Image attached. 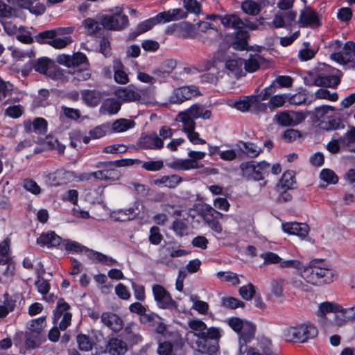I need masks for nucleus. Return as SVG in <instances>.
I'll use <instances>...</instances> for the list:
<instances>
[{
	"label": "nucleus",
	"instance_id": "obj_1",
	"mask_svg": "<svg viewBox=\"0 0 355 355\" xmlns=\"http://www.w3.org/2000/svg\"><path fill=\"white\" fill-rule=\"evenodd\" d=\"M188 326L192 330L188 334L193 338V347L202 354L216 355L219 350L221 329L214 327L208 328L200 319L190 320Z\"/></svg>",
	"mask_w": 355,
	"mask_h": 355
},
{
	"label": "nucleus",
	"instance_id": "obj_2",
	"mask_svg": "<svg viewBox=\"0 0 355 355\" xmlns=\"http://www.w3.org/2000/svg\"><path fill=\"white\" fill-rule=\"evenodd\" d=\"M301 276L306 283L321 285L334 281V271L325 266L323 260L314 259L301 271Z\"/></svg>",
	"mask_w": 355,
	"mask_h": 355
},
{
	"label": "nucleus",
	"instance_id": "obj_3",
	"mask_svg": "<svg viewBox=\"0 0 355 355\" xmlns=\"http://www.w3.org/2000/svg\"><path fill=\"white\" fill-rule=\"evenodd\" d=\"M110 14L98 17L103 28L110 31H121L128 27V17L123 12V8L116 6L108 10Z\"/></svg>",
	"mask_w": 355,
	"mask_h": 355
},
{
	"label": "nucleus",
	"instance_id": "obj_4",
	"mask_svg": "<svg viewBox=\"0 0 355 355\" xmlns=\"http://www.w3.org/2000/svg\"><path fill=\"white\" fill-rule=\"evenodd\" d=\"M320 71L313 78L311 83L305 80L306 84L319 87H337L340 80L339 77L334 73L335 70L329 66L322 64L318 67Z\"/></svg>",
	"mask_w": 355,
	"mask_h": 355
},
{
	"label": "nucleus",
	"instance_id": "obj_5",
	"mask_svg": "<svg viewBox=\"0 0 355 355\" xmlns=\"http://www.w3.org/2000/svg\"><path fill=\"white\" fill-rule=\"evenodd\" d=\"M188 155L190 159H178L170 163H167L166 165L169 168L175 171H186L191 168H198L202 166V164H200L197 160L202 159L205 156V153L200 151H190L188 153Z\"/></svg>",
	"mask_w": 355,
	"mask_h": 355
},
{
	"label": "nucleus",
	"instance_id": "obj_6",
	"mask_svg": "<svg viewBox=\"0 0 355 355\" xmlns=\"http://www.w3.org/2000/svg\"><path fill=\"white\" fill-rule=\"evenodd\" d=\"M155 300L157 306L163 309H178L177 302L172 298L171 294L164 286L155 284L152 288Z\"/></svg>",
	"mask_w": 355,
	"mask_h": 355
},
{
	"label": "nucleus",
	"instance_id": "obj_7",
	"mask_svg": "<svg viewBox=\"0 0 355 355\" xmlns=\"http://www.w3.org/2000/svg\"><path fill=\"white\" fill-rule=\"evenodd\" d=\"M330 58L340 64H351L352 67H355V42H347L344 44L342 51L331 53Z\"/></svg>",
	"mask_w": 355,
	"mask_h": 355
},
{
	"label": "nucleus",
	"instance_id": "obj_8",
	"mask_svg": "<svg viewBox=\"0 0 355 355\" xmlns=\"http://www.w3.org/2000/svg\"><path fill=\"white\" fill-rule=\"evenodd\" d=\"M200 94L198 88L195 85L184 86L175 89L169 96V102L180 104Z\"/></svg>",
	"mask_w": 355,
	"mask_h": 355
},
{
	"label": "nucleus",
	"instance_id": "obj_9",
	"mask_svg": "<svg viewBox=\"0 0 355 355\" xmlns=\"http://www.w3.org/2000/svg\"><path fill=\"white\" fill-rule=\"evenodd\" d=\"M100 318L101 322L114 333H119L124 327L123 320L116 313L106 311Z\"/></svg>",
	"mask_w": 355,
	"mask_h": 355
},
{
	"label": "nucleus",
	"instance_id": "obj_10",
	"mask_svg": "<svg viewBox=\"0 0 355 355\" xmlns=\"http://www.w3.org/2000/svg\"><path fill=\"white\" fill-rule=\"evenodd\" d=\"M128 351L127 343L117 337H108L102 352L110 355H124Z\"/></svg>",
	"mask_w": 355,
	"mask_h": 355
},
{
	"label": "nucleus",
	"instance_id": "obj_11",
	"mask_svg": "<svg viewBox=\"0 0 355 355\" xmlns=\"http://www.w3.org/2000/svg\"><path fill=\"white\" fill-rule=\"evenodd\" d=\"M297 12L293 10H288L287 12H278L274 17L272 24L275 28H291L295 25Z\"/></svg>",
	"mask_w": 355,
	"mask_h": 355
},
{
	"label": "nucleus",
	"instance_id": "obj_12",
	"mask_svg": "<svg viewBox=\"0 0 355 355\" xmlns=\"http://www.w3.org/2000/svg\"><path fill=\"white\" fill-rule=\"evenodd\" d=\"M137 145L142 149L160 150L164 147V141L158 135L154 132L141 137Z\"/></svg>",
	"mask_w": 355,
	"mask_h": 355
},
{
	"label": "nucleus",
	"instance_id": "obj_13",
	"mask_svg": "<svg viewBox=\"0 0 355 355\" xmlns=\"http://www.w3.org/2000/svg\"><path fill=\"white\" fill-rule=\"evenodd\" d=\"M114 94L121 102L123 103L138 101L141 98V94L133 85L119 87L114 92Z\"/></svg>",
	"mask_w": 355,
	"mask_h": 355
},
{
	"label": "nucleus",
	"instance_id": "obj_14",
	"mask_svg": "<svg viewBox=\"0 0 355 355\" xmlns=\"http://www.w3.org/2000/svg\"><path fill=\"white\" fill-rule=\"evenodd\" d=\"M297 22L302 27L316 28L321 25L318 13L310 8L301 11Z\"/></svg>",
	"mask_w": 355,
	"mask_h": 355
},
{
	"label": "nucleus",
	"instance_id": "obj_15",
	"mask_svg": "<svg viewBox=\"0 0 355 355\" xmlns=\"http://www.w3.org/2000/svg\"><path fill=\"white\" fill-rule=\"evenodd\" d=\"M104 92L97 89H84L81 91L83 102L89 107H96L105 96Z\"/></svg>",
	"mask_w": 355,
	"mask_h": 355
},
{
	"label": "nucleus",
	"instance_id": "obj_16",
	"mask_svg": "<svg viewBox=\"0 0 355 355\" xmlns=\"http://www.w3.org/2000/svg\"><path fill=\"white\" fill-rule=\"evenodd\" d=\"M47 121L43 118H36L33 122L30 120L24 121V128L26 133L35 132L38 135H44L47 130Z\"/></svg>",
	"mask_w": 355,
	"mask_h": 355
},
{
	"label": "nucleus",
	"instance_id": "obj_17",
	"mask_svg": "<svg viewBox=\"0 0 355 355\" xmlns=\"http://www.w3.org/2000/svg\"><path fill=\"white\" fill-rule=\"evenodd\" d=\"M161 24L178 21L187 17V12L182 8L170 9L157 14Z\"/></svg>",
	"mask_w": 355,
	"mask_h": 355
},
{
	"label": "nucleus",
	"instance_id": "obj_18",
	"mask_svg": "<svg viewBox=\"0 0 355 355\" xmlns=\"http://www.w3.org/2000/svg\"><path fill=\"white\" fill-rule=\"evenodd\" d=\"M283 230L289 234H294L304 238L307 236L309 227L306 223L297 222L286 223L282 224Z\"/></svg>",
	"mask_w": 355,
	"mask_h": 355
},
{
	"label": "nucleus",
	"instance_id": "obj_19",
	"mask_svg": "<svg viewBox=\"0 0 355 355\" xmlns=\"http://www.w3.org/2000/svg\"><path fill=\"white\" fill-rule=\"evenodd\" d=\"M62 238L53 231L43 233L37 239L39 245L48 248L57 247L62 244Z\"/></svg>",
	"mask_w": 355,
	"mask_h": 355
},
{
	"label": "nucleus",
	"instance_id": "obj_20",
	"mask_svg": "<svg viewBox=\"0 0 355 355\" xmlns=\"http://www.w3.org/2000/svg\"><path fill=\"white\" fill-rule=\"evenodd\" d=\"M250 38L248 31L239 29L234 33V40L231 42L230 46L235 50L243 51L248 49V40Z\"/></svg>",
	"mask_w": 355,
	"mask_h": 355
},
{
	"label": "nucleus",
	"instance_id": "obj_21",
	"mask_svg": "<svg viewBox=\"0 0 355 355\" xmlns=\"http://www.w3.org/2000/svg\"><path fill=\"white\" fill-rule=\"evenodd\" d=\"M158 24H161V22L159 21L158 15H157L156 16L146 19L138 24L135 31L130 33L129 38L130 40H134L138 35L150 30L155 25Z\"/></svg>",
	"mask_w": 355,
	"mask_h": 355
},
{
	"label": "nucleus",
	"instance_id": "obj_22",
	"mask_svg": "<svg viewBox=\"0 0 355 355\" xmlns=\"http://www.w3.org/2000/svg\"><path fill=\"white\" fill-rule=\"evenodd\" d=\"M243 326L242 330L239 333V343L241 345H246L254 338L256 331V326L250 322L245 321Z\"/></svg>",
	"mask_w": 355,
	"mask_h": 355
},
{
	"label": "nucleus",
	"instance_id": "obj_23",
	"mask_svg": "<svg viewBox=\"0 0 355 355\" xmlns=\"http://www.w3.org/2000/svg\"><path fill=\"white\" fill-rule=\"evenodd\" d=\"M355 320V305L352 307L343 309L335 316V321L338 326H342L347 322Z\"/></svg>",
	"mask_w": 355,
	"mask_h": 355
},
{
	"label": "nucleus",
	"instance_id": "obj_24",
	"mask_svg": "<svg viewBox=\"0 0 355 355\" xmlns=\"http://www.w3.org/2000/svg\"><path fill=\"white\" fill-rule=\"evenodd\" d=\"M114 78L115 81L121 85H125L129 82V78L127 73L124 71V66L120 60L116 59L113 62Z\"/></svg>",
	"mask_w": 355,
	"mask_h": 355
},
{
	"label": "nucleus",
	"instance_id": "obj_25",
	"mask_svg": "<svg viewBox=\"0 0 355 355\" xmlns=\"http://www.w3.org/2000/svg\"><path fill=\"white\" fill-rule=\"evenodd\" d=\"M121 102L114 98L105 100L100 107V112L105 114H115L121 109Z\"/></svg>",
	"mask_w": 355,
	"mask_h": 355
},
{
	"label": "nucleus",
	"instance_id": "obj_26",
	"mask_svg": "<svg viewBox=\"0 0 355 355\" xmlns=\"http://www.w3.org/2000/svg\"><path fill=\"white\" fill-rule=\"evenodd\" d=\"M186 111L193 119L201 118L203 119H209L211 116V111L207 109L205 105L200 104H194L186 110Z\"/></svg>",
	"mask_w": 355,
	"mask_h": 355
},
{
	"label": "nucleus",
	"instance_id": "obj_27",
	"mask_svg": "<svg viewBox=\"0 0 355 355\" xmlns=\"http://www.w3.org/2000/svg\"><path fill=\"white\" fill-rule=\"evenodd\" d=\"M46 340L45 334L26 331L25 346L27 349H35Z\"/></svg>",
	"mask_w": 355,
	"mask_h": 355
},
{
	"label": "nucleus",
	"instance_id": "obj_28",
	"mask_svg": "<svg viewBox=\"0 0 355 355\" xmlns=\"http://www.w3.org/2000/svg\"><path fill=\"white\" fill-rule=\"evenodd\" d=\"M175 26L178 29L180 36L184 39L194 38L197 36L198 32L195 25L183 21L178 24H175Z\"/></svg>",
	"mask_w": 355,
	"mask_h": 355
},
{
	"label": "nucleus",
	"instance_id": "obj_29",
	"mask_svg": "<svg viewBox=\"0 0 355 355\" xmlns=\"http://www.w3.org/2000/svg\"><path fill=\"white\" fill-rule=\"evenodd\" d=\"M299 342L304 343L308 339L314 338L318 334L317 329L312 324H301L297 326Z\"/></svg>",
	"mask_w": 355,
	"mask_h": 355
},
{
	"label": "nucleus",
	"instance_id": "obj_30",
	"mask_svg": "<svg viewBox=\"0 0 355 355\" xmlns=\"http://www.w3.org/2000/svg\"><path fill=\"white\" fill-rule=\"evenodd\" d=\"M222 24L225 28L237 30L243 28V19L235 13L225 15L222 19Z\"/></svg>",
	"mask_w": 355,
	"mask_h": 355
},
{
	"label": "nucleus",
	"instance_id": "obj_31",
	"mask_svg": "<svg viewBox=\"0 0 355 355\" xmlns=\"http://www.w3.org/2000/svg\"><path fill=\"white\" fill-rule=\"evenodd\" d=\"M182 179L180 176L176 174L171 175H164L159 179H156L153 181V184L157 186L164 184L168 188H175L181 182Z\"/></svg>",
	"mask_w": 355,
	"mask_h": 355
},
{
	"label": "nucleus",
	"instance_id": "obj_32",
	"mask_svg": "<svg viewBox=\"0 0 355 355\" xmlns=\"http://www.w3.org/2000/svg\"><path fill=\"white\" fill-rule=\"evenodd\" d=\"M243 59H229L225 62V68L236 78L242 76Z\"/></svg>",
	"mask_w": 355,
	"mask_h": 355
},
{
	"label": "nucleus",
	"instance_id": "obj_33",
	"mask_svg": "<svg viewBox=\"0 0 355 355\" xmlns=\"http://www.w3.org/2000/svg\"><path fill=\"white\" fill-rule=\"evenodd\" d=\"M295 182V177L293 171H287L283 173L276 187H282L283 189L293 190Z\"/></svg>",
	"mask_w": 355,
	"mask_h": 355
},
{
	"label": "nucleus",
	"instance_id": "obj_34",
	"mask_svg": "<svg viewBox=\"0 0 355 355\" xmlns=\"http://www.w3.org/2000/svg\"><path fill=\"white\" fill-rule=\"evenodd\" d=\"M178 120L183 123V130L186 133L195 130L194 119L186 110L178 114Z\"/></svg>",
	"mask_w": 355,
	"mask_h": 355
},
{
	"label": "nucleus",
	"instance_id": "obj_35",
	"mask_svg": "<svg viewBox=\"0 0 355 355\" xmlns=\"http://www.w3.org/2000/svg\"><path fill=\"white\" fill-rule=\"evenodd\" d=\"M135 125V122L132 120L126 119H119L116 120L112 125H110L111 132H125Z\"/></svg>",
	"mask_w": 355,
	"mask_h": 355
},
{
	"label": "nucleus",
	"instance_id": "obj_36",
	"mask_svg": "<svg viewBox=\"0 0 355 355\" xmlns=\"http://www.w3.org/2000/svg\"><path fill=\"white\" fill-rule=\"evenodd\" d=\"M263 60L261 55L255 54L250 55L249 58L243 60V65L246 71L252 73L259 69L260 62Z\"/></svg>",
	"mask_w": 355,
	"mask_h": 355
},
{
	"label": "nucleus",
	"instance_id": "obj_37",
	"mask_svg": "<svg viewBox=\"0 0 355 355\" xmlns=\"http://www.w3.org/2000/svg\"><path fill=\"white\" fill-rule=\"evenodd\" d=\"M198 211L200 215L203 218L205 222L210 220V219H212L214 217H216V216H219L220 218L223 216L221 213L217 211L208 204H203L200 205Z\"/></svg>",
	"mask_w": 355,
	"mask_h": 355
},
{
	"label": "nucleus",
	"instance_id": "obj_38",
	"mask_svg": "<svg viewBox=\"0 0 355 355\" xmlns=\"http://www.w3.org/2000/svg\"><path fill=\"white\" fill-rule=\"evenodd\" d=\"M76 342L78 349L83 352H89L92 350L94 345L92 338L89 336L83 334L77 335Z\"/></svg>",
	"mask_w": 355,
	"mask_h": 355
},
{
	"label": "nucleus",
	"instance_id": "obj_39",
	"mask_svg": "<svg viewBox=\"0 0 355 355\" xmlns=\"http://www.w3.org/2000/svg\"><path fill=\"white\" fill-rule=\"evenodd\" d=\"M18 17L17 9L0 0V19H15Z\"/></svg>",
	"mask_w": 355,
	"mask_h": 355
},
{
	"label": "nucleus",
	"instance_id": "obj_40",
	"mask_svg": "<svg viewBox=\"0 0 355 355\" xmlns=\"http://www.w3.org/2000/svg\"><path fill=\"white\" fill-rule=\"evenodd\" d=\"M46 326V317L42 316L37 319L32 320L28 327V332L45 334L44 328Z\"/></svg>",
	"mask_w": 355,
	"mask_h": 355
},
{
	"label": "nucleus",
	"instance_id": "obj_41",
	"mask_svg": "<svg viewBox=\"0 0 355 355\" xmlns=\"http://www.w3.org/2000/svg\"><path fill=\"white\" fill-rule=\"evenodd\" d=\"M221 38V34L218 28L211 29L206 34L200 35L199 40L204 44H211L219 41Z\"/></svg>",
	"mask_w": 355,
	"mask_h": 355
},
{
	"label": "nucleus",
	"instance_id": "obj_42",
	"mask_svg": "<svg viewBox=\"0 0 355 355\" xmlns=\"http://www.w3.org/2000/svg\"><path fill=\"white\" fill-rule=\"evenodd\" d=\"M111 132L110 124L108 123L98 125L89 132V135L93 139H100L107 133Z\"/></svg>",
	"mask_w": 355,
	"mask_h": 355
},
{
	"label": "nucleus",
	"instance_id": "obj_43",
	"mask_svg": "<svg viewBox=\"0 0 355 355\" xmlns=\"http://www.w3.org/2000/svg\"><path fill=\"white\" fill-rule=\"evenodd\" d=\"M340 310H341V306L334 302H325L319 306V311L323 316L328 313H334L337 315Z\"/></svg>",
	"mask_w": 355,
	"mask_h": 355
},
{
	"label": "nucleus",
	"instance_id": "obj_44",
	"mask_svg": "<svg viewBox=\"0 0 355 355\" xmlns=\"http://www.w3.org/2000/svg\"><path fill=\"white\" fill-rule=\"evenodd\" d=\"M53 64V62L49 58H42L34 63L33 67L36 71L45 74Z\"/></svg>",
	"mask_w": 355,
	"mask_h": 355
},
{
	"label": "nucleus",
	"instance_id": "obj_45",
	"mask_svg": "<svg viewBox=\"0 0 355 355\" xmlns=\"http://www.w3.org/2000/svg\"><path fill=\"white\" fill-rule=\"evenodd\" d=\"M240 144L245 148L244 153L249 157H257L262 152V149L254 143L241 141Z\"/></svg>",
	"mask_w": 355,
	"mask_h": 355
},
{
	"label": "nucleus",
	"instance_id": "obj_46",
	"mask_svg": "<svg viewBox=\"0 0 355 355\" xmlns=\"http://www.w3.org/2000/svg\"><path fill=\"white\" fill-rule=\"evenodd\" d=\"M62 244L64 246L67 250L72 251L74 252L87 253L89 250L87 248L81 245L80 243L69 239L63 240Z\"/></svg>",
	"mask_w": 355,
	"mask_h": 355
},
{
	"label": "nucleus",
	"instance_id": "obj_47",
	"mask_svg": "<svg viewBox=\"0 0 355 355\" xmlns=\"http://www.w3.org/2000/svg\"><path fill=\"white\" fill-rule=\"evenodd\" d=\"M71 67L82 66L86 68L89 66V62L87 56L81 52L73 53L71 55Z\"/></svg>",
	"mask_w": 355,
	"mask_h": 355
},
{
	"label": "nucleus",
	"instance_id": "obj_48",
	"mask_svg": "<svg viewBox=\"0 0 355 355\" xmlns=\"http://www.w3.org/2000/svg\"><path fill=\"white\" fill-rule=\"evenodd\" d=\"M171 228L175 234L180 237L188 234V225L184 220L177 219L174 220Z\"/></svg>",
	"mask_w": 355,
	"mask_h": 355
},
{
	"label": "nucleus",
	"instance_id": "obj_49",
	"mask_svg": "<svg viewBox=\"0 0 355 355\" xmlns=\"http://www.w3.org/2000/svg\"><path fill=\"white\" fill-rule=\"evenodd\" d=\"M254 96H244L239 101L234 103V107L241 112L248 111L252 107V101H255Z\"/></svg>",
	"mask_w": 355,
	"mask_h": 355
},
{
	"label": "nucleus",
	"instance_id": "obj_50",
	"mask_svg": "<svg viewBox=\"0 0 355 355\" xmlns=\"http://www.w3.org/2000/svg\"><path fill=\"white\" fill-rule=\"evenodd\" d=\"M70 306L67 303L64 299L60 298L57 302L56 309L54 311L53 322L55 323L60 319V318L66 312H69Z\"/></svg>",
	"mask_w": 355,
	"mask_h": 355
},
{
	"label": "nucleus",
	"instance_id": "obj_51",
	"mask_svg": "<svg viewBox=\"0 0 355 355\" xmlns=\"http://www.w3.org/2000/svg\"><path fill=\"white\" fill-rule=\"evenodd\" d=\"M83 26L87 30L89 35H94L100 31L103 27L101 23L98 22L94 19L87 18L83 22Z\"/></svg>",
	"mask_w": 355,
	"mask_h": 355
},
{
	"label": "nucleus",
	"instance_id": "obj_52",
	"mask_svg": "<svg viewBox=\"0 0 355 355\" xmlns=\"http://www.w3.org/2000/svg\"><path fill=\"white\" fill-rule=\"evenodd\" d=\"M241 8L244 12L250 15H257L260 12V8L257 3L248 0L241 5Z\"/></svg>",
	"mask_w": 355,
	"mask_h": 355
},
{
	"label": "nucleus",
	"instance_id": "obj_53",
	"mask_svg": "<svg viewBox=\"0 0 355 355\" xmlns=\"http://www.w3.org/2000/svg\"><path fill=\"white\" fill-rule=\"evenodd\" d=\"M276 191L278 193V196L277 197L276 202L279 204L286 203L290 202L293 199V195L291 189H286L282 187L277 188Z\"/></svg>",
	"mask_w": 355,
	"mask_h": 355
},
{
	"label": "nucleus",
	"instance_id": "obj_54",
	"mask_svg": "<svg viewBox=\"0 0 355 355\" xmlns=\"http://www.w3.org/2000/svg\"><path fill=\"white\" fill-rule=\"evenodd\" d=\"M284 284V279L282 278L274 279L270 282L271 292L277 297H282L284 296L283 294V285Z\"/></svg>",
	"mask_w": 355,
	"mask_h": 355
},
{
	"label": "nucleus",
	"instance_id": "obj_55",
	"mask_svg": "<svg viewBox=\"0 0 355 355\" xmlns=\"http://www.w3.org/2000/svg\"><path fill=\"white\" fill-rule=\"evenodd\" d=\"M221 303L223 306L231 309H235L238 307L243 308L245 306L243 302L233 297H223Z\"/></svg>",
	"mask_w": 355,
	"mask_h": 355
},
{
	"label": "nucleus",
	"instance_id": "obj_56",
	"mask_svg": "<svg viewBox=\"0 0 355 355\" xmlns=\"http://www.w3.org/2000/svg\"><path fill=\"white\" fill-rule=\"evenodd\" d=\"M72 42L70 36H64L63 37H54L53 40L49 42V44L55 49H63Z\"/></svg>",
	"mask_w": 355,
	"mask_h": 355
},
{
	"label": "nucleus",
	"instance_id": "obj_57",
	"mask_svg": "<svg viewBox=\"0 0 355 355\" xmlns=\"http://www.w3.org/2000/svg\"><path fill=\"white\" fill-rule=\"evenodd\" d=\"M255 166V161H250L241 163L240 165V169L242 171V175L243 177L252 179L253 173H254Z\"/></svg>",
	"mask_w": 355,
	"mask_h": 355
},
{
	"label": "nucleus",
	"instance_id": "obj_58",
	"mask_svg": "<svg viewBox=\"0 0 355 355\" xmlns=\"http://www.w3.org/2000/svg\"><path fill=\"white\" fill-rule=\"evenodd\" d=\"M256 289L254 286L249 283L245 286H243L239 288L240 295L245 300H250L256 295Z\"/></svg>",
	"mask_w": 355,
	"mask_h": 355
},
{
	"label": "nucleus",
	"instance_id": "obj_59",
	"mask_svg": "<svg viewBox=\"0 0 355 355\" xmlns=\"http://www.w3.org/2000/svg\"><path fill=\"white\" fill-rule=\"evenodd\" d=\"M217 277L227 282H230L232 285H238L240 280L236 273L232 272H218Z\"/></svg>",
	"mask_w": 355,
	"mask_h": 355
},
{
	"label": "nucleus",
	"instance_id": "obj_60",
	"mask_svg": "<svg viewBox=\"0 0 355 355\" xmlns=\"http://www.w3.org/2000/svg\"><path fill=\"white\" fill-rule=\"evenodd\" d=\"M287 98L288 96L286 94L275 95L270 98L268 103V107L270 110H274L275 108L282 107Z\"/></svg>",
	"mask_w": 355,
	"mask_h": 355
},
{
	"label": "nucleus",
	"instance_id": "obj_61",
	"mask_svg": "<svg viewBox=\"0 0 355 355\" xmlns=\"http://www.w3.org/2000/svg\"><path fill=\"white\" fill-rule=\"evenodd\" d=\"M54 37H55L53 29L40 32L35 36L37 42L47 44H49V42L53 40Z\"/></svg>",
	"mask_w": 355,
	"mask_h": 355
},
{
	"label": "nucleus",
	"instance_id": "obj_62",
	"mask_svg": "<svg viewBox=\"0 0 355 355\" xmlns=\"http://www.w3.org/2000/svg\"><path fill=\"white\" fill-rule=\"evenodd\" d=\"M320 178L328 184H336L338 181V178L334 171L328 168H324L320 172Z\"/></svg>",
	"mask_w": 355,
	"mask_h": 355
},
{
	"label": "nucleus",
	"instance_id": "obj_63",
	"mask_svg": "<svg viewBox=\"0 0 355 355\" xmlns=\"http://www.w3.org/2000/svg\"><path fill=\"white\" fill-rule=\"evenodd\" d=\"M307 100V93L305 90L297 92L289 97H288V101L291 104L293 105H302L303 103H306Z\"/></svg>",
	"mask_w": 355,
	"mask_h": 355
},
{
	"label": "nucleus",
	"instance_id": "obj_64",
	"mask_svg": "<svg viewBox=\"0 0 355 355\" xmlns=\"http://www.w3.org/2000/svg\"><path fill=\"white\" fill-rule=\"evenodd\" d=\"M340 144L349 147L351 144L355 143V127H352L343 136L340 137Z\"/></svg>",
	"mask_w": 355,
	"mask_h": 355
}]
</instances>
